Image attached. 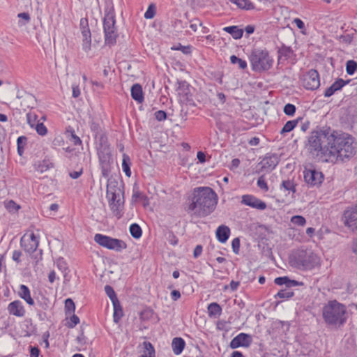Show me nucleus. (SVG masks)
<instances>
[{"label":"nucleus","instance_id":"63","mask_svg":"<svg viewBox=\"0 0 357 357\" xmlns=\"http://www.w3.org/2000/svg\"><path fill=\"white\" fill-rule=\"evenodd\" d=\"M22 255V252L19 250H15L13 253L12 259L19 263L20 262V257Z\"/></svg>","mask_w":357,"mask_h":357},{"label":"nucleus","instance_id":"37","mask_svg":"<svg viewBox=\"0 0 357 357\" xmlns=\"http://www.w3.org/2000/svg\"><path fill=\"white\" fill-rule=\"evenodd\" d=\"M230 61L232 64H238L240 69L244 70L247 68V62L235 55L230 56Z\"/></svg>","mask_w":357,"mask_h":357},{"label":"nucleus","instance_id":"13","mask_svg":"<svg viewBox=\"0 0 357 357\" xmlns=\"http://www.w3.org/2000/svg\"><path fill=\"white\" fill-rule=\"evenodd\" d=\"M39 241L33 233L29 236L24 235L20 239V245L24 250L29 254L33 253L38 246Z\"/></svg>","mask_w":357,"mask_h":357},{"label":"nucleus","instance_id":"12","mask_svg":"<svg viewBox=\"0 0 357 357\" xmlns=\"http://www.w3.org/2000/svg\"><path fill=\"white\" fill-rule=\"evenodd\" d=\"M303 86L309 90H315L320 86V79L318 72L316 70L311 69L303 77Z\"/></svg>","mask_w":357,"mask_h":357},{"label":"nucleus","instance_id":"43","mask_svg":"<svg viewBox=\"0 0 357 357\" xmlns=\"http://www.w3.org/2000/svg\"><path fill=\"white\" fill-rule=\"evenodd\" d=\"M105 291L106 294L111 299L112 303H114V301H119L114 289L111 286L106 285L105 287Z\"/></svg>","mask_w":357,"mask_h":357},{"label":"nucleus","instance_id":"54","mask_svg":"<svg viewBox=\"0 0 357 357\" xmlns=\"http://www.w3.org/2000/svg\"><path fill=\"white\" fill-rule=\"evenodd\" d=\"M274 282L278 285L285 284L286 287L287 288L288 277L284 276L276 278Z\"/></svg>","mask_w":357,"mask_h":357},{"label":"nucleus","instance_id":"61","mask_svg":"<svg viewBox=\"0 0 357 357\" xmlns=\"http://www.w3.org/2000/svg\"><path fill=\"white\" fill-rule=\"evenodd\" d=\"M340 40L344 43L350 44L353 40V37L349 34L344 35L340 36Z\"/></svg>","mask_w":357,"mask_h":357},{"label":"nucleus","instance_id":"14","mask_svg":"<svg viewBox=\"0 0 357 357\" xmlns=\"http://www.w3.org/2000/svg\"><path fill=\"white\" fill-rule=\"evenodd\" d=\"M79 25L83 37L82 47L85 52H88L91 50V34L89 27L87 18H82L80 20Z\"/></svg>","mask_w":357,"mask_h":357},{"label":"nucleus","instance_id":"48","mask_svg":"<svg viewBox=\"0 0 357 357\" xmlns=\"http://www.w3.org/2000/svg\"><path fill=\"white\" fill-rule=\"evenodd\" d=\"M155 14V8L153 4H151L146 13H144V17L146 19H152Z\"/></svg>","mask_w":357,"mask_h":357},{"label":"nucleus","instance_id":"19","mask_svg":"<svg viewBox=\"0 0 357 357\" xmlns=\"http://www.w3.org/2000/svg\"><path fill=\"white\" fill-rule=\"evenodd\" d=\"M121 194H122V191L118 182L115 179L108 178L107 185V197L109 199L113 198L114 200L117 197H120Z\"/></svg>","mask_w":357,"mask_h":357},{"label":"nucleus","instance_id":"5","mask_svg":"<svg viewBox=\"0 0 357 357\" xmlns=\"http://www.w3.org/2000/svg\"><path fill=\"white\" fill-rule=\"evenodd\" d=\"M98 155L101 167L102 175L105 178H108L111 172L113 158L107 137L103 135L101 136L99 139Z\"/></svg>","mask_w":357,"mask_h":357},{"label":"nucleus","instance_id":"59","mask_svg":"<svg viewBox=\"0 0 357 357\" xmlns=\"http://www.w3.org/2000/svg\"><path fill=\"white\" fill-rule=\"evenodd\" d=\"M70 321L72 323L69 324L68 327L73 328L79 322V319L77 315L73 314L70 317Z\"/></svg>","mask_w":357,"mask_h":357},{"label":"nucleus","instance_id":"60","mask_svg":"<svg viewBox=\"0 0 357 357\" xmlns=\"http://www.w3.org/2000/svg\"><path fill=\"white\" fill-rule=\"evenodd\" d=\"M298 285L303 286L304 284L301 282H298V281L294 280H290L288 278L287 288H291V287H296V286H298Z\"/></svg>","mask_w":357,"mask_h":357},{"label":"nucleus","instance_id":"50","mask_svg":"<svg viewBox=\"0 0 357 357\" xmlns=\"http://www.w3.org/2000/svg\"><path fill=\"white\" fill-rule=\"evenodd\" d=\"M172 49L174 50H181L185 54H189L191 52V47L190 45L183 46L179 44L176 47H172Z\"/></svg>","mask_w":357,"mask_h":357},{"label":"nucleus","instance_id":"8","mask_svg":"<svg viewBox=\"0 0 357 357\" xmlns=\"http://www.w3.org/2000/svg\"><path fill=\"white\" fill-rule=\"evenodd\" d=\"M103 28L105 44L109 45L115 44L118 34L115 26V17L112 13H107L105 15Z\"/></svg>","mask_w":357,"mask_h":357},{"label":"nucleus","instance_id":"40","mask_svg":"<svg viewBox=\"0 0 357 357\" xmlns=\"http://www.w3.org/2000/svg\"><path fill=\"white\" fill-rule=\"evenodd\" d=\"M292 53V50L291 47H286L284 45H282L279 50H278V54H279V59L282 56H284L285 59H287L290 56V54Z\"/></svg>","mask_w":357,"mask_h":357},{"label":"nucleus","instance_id":"55","mask_svg":"<svg viewBox=\"0 0 357 357\" xmlns=\"http://www.w3.org/2000/svg\"><path fill=\"white\" fill-rule=\"evenodd\" d=\"M190 24V29L195 32L197 30L198 26H202V22L198 19H194L191 20Z\"/></svg>","mask_w":357,"mask_h":357},{"label":"nucleus","instance_id":"30","mask_svg":"<svg viewBox=\"0 0 357 357\" xmlns=\"http://www.w3.org/2000/svg\"><path fill=\"white\" fill-rule=\"evenodd\" d=\"M130 165L131 162L130 157L127 154L124 153L123 155L122 168L126 175L128 177L131 175Z\"/></svg>","mask_w":357,"mask_h":357},{"label":"nucleus","instance_id":"29","mask_svg":"<svg viewBox=\"0 0 357 357\" xmlns=\"http://www.w3.org/2000/svg\"><path fill=\"white\" fill-rule=\"evenodd\" d=\"M114 307V321L118 323L123 315V310L119 301L112 303Z\"/></svg>","mask_w":357,"mask_h":357},{"label":"nucleus","instance_id":"20","mask_svg":"<svg viewBox=\"0 0 357 357\" xmlns=\"http://www.w3.org/2000/svg\"><path fill=\"white\" fill-rule=\"evenodd\" d=\"M8 311L10 314L22 317L25 315L26 311L22 303L19 300L14 301L10 303L8 305Z\"/></svg>","mask_w":357,"mask_h":357},{"label":"nucleus","instance_id":"42","mask_svg":"<svg viewBox=\"0 0 357 357\" xmlns=\"http://www.w3.org/2000/svg\"><path fill=\"white\" fill-rule=\"evenodd\" d=\"M357 68V63L354 60H349L346 63V71L349 75H353Z\"/></svg>","mask_w":357,"mask_h":357},{"label":"nucleus","instance_id":"41","mask_svg":"<svg viewBox=\"0 0 357 357\" xmlns=\"http://www.w3.org/2000/svg\"><path fill=\"white\" fill-rule=\"evenodd\" d=\"M294 296V292L289 289V288H287L280 290L278 291L275 296L279 297L280 298H289Z\"/></svg>","mask_w":357,"mask_h":357},{"label":"nucleus","instance_id":"3","mask_svg":"<svg viewBox=\"0 0 357 357\" xmlns=\"http://www.w3.org/2000/svg\"><path fill=\"white\" fill-rule=\"evenodd\" d=\"M331 128L324 126L311 132L305 148L313 156H328Z\"/></svg>","mask_w":357,"mask_h":357},{"label":"nucleus","instance_id":"31","mask_svg":"<svg viewBox=\"0 0 357 357\" xmlns=\"http://www.w3.org/2000/svg\"><path fill=\"white\" fill-rule=\"evenodd\" d=\"M143 344L144 347V354L140 357H155V349L153 344L149 342H144Z\"/></svg>","mask_w":357,"mask_h":357},{"label":"nucleus","instance_id":"44","mask_svg":"<svg viewBox=\"0 0 357 357\" xmlns=\"http://www.w3.org/2000/svg\"><path fill=\"white\" fill-rule=\"evenodd\" d=\"M34 128L39 135L45 136L47 133V129L42 122H38Z\"/></svg>","mask_w":357,"mask_h":357},{"label":"nucleus","instance_id":"27","mask_svg":"<svg viewBox=\"0 0 357 357\" xmlns=\"http://www.w3.org/2000/svg\"><path fill=\"white\" fill-rule=\"evenodd\" d=\"M208 314L210 317L218 318L221 315L222 307L217 303H211L207 307Z\"/></svg>","mask_w":357,"mask_h":357},{"label":"nucleus","instance_id":"32","mask_svg":"<svg viewBox=\"0 0 357 357\" xmlns=\"http://www.w3.org/2000/svg\"><path fill=\"white\" fill-rule=\"evenodd\" d=\"M298 121L299 119L296 120L288 121L280 130V134L284 135L285 133L293 130L294 128L297 126Z\"/></svg>","mask_w":357,"mask_h":357},{"label":"nucleus","instance_id":"64","mask_svg":"<svg viewBox=\"0 0 357 357\" xmlns=\"http://www.w3.org/2000/svg\"><path fill=\"white\" fill-rule=\"evenodd\" d=\"M294 22L296 24V25L299 29H303L305 28V24L301 19L295 18L294 20Z\"/></svg>","mask_w":357,"mask_h":357},{"label":"nucleus","instance_id":"9","mask_svg":"<svg viewBox=\"0 0 357 357\" xmlns=\"http://www.w3.org/2000/svg\"><path fill=\"white\" fill-rule=\"evenodd\" d=\"M94 241L100 246L116 252H121L127 248V244L123 241L100 234L95 235Z\"/></svg>","mask_w":357,"mask_h":357},{"label":"nucleus","instance_id":"49","mask_svg":"<svg viewBox=\"0 0 357 357\" xmlns=\"http://www.w3.org/2000/svg\"><path fill=\"white\" fill-rule=\"evenodd\" d=\"M6 207L10 212L17 211L20 208V205L17 204L13 200L8 202L6 203Z\"/></svg>","mask_w":357,"mask_h":357},{"label":"nucleus","instance_id":"28","mask_svg":"<svg viewBox=\"0 0 357 357\" xmlns=\"http://www.w3.org/2000/svg\"><path fill=\"white\" fill-rule=\"evenodd\" d=\"M223 30L231 34L234 39H240L242 38L243 34V30L238 28L237 26H230L223 28Z\"/></svg>","mask_w":357,"mask_h":357},{"label":"nucleus","instance_id":"47","mask_svg":"<svg viewBox=\"0 0 357 357\" xmlns=\"http://www.w3.org/2000/svg\"><path fill=\"white\" fill-rule=\"evenodd\" d=\"M257 185L261 190H264L265 192L268 190V187L267 183L265 180L264 175H261L259 177L257 180Z\"/></svg>","mask_w":357,"mask_h":357},{"label":"nucleus","instance_id":"25","mask_svg":"<svg viewBox=\"0 0 357 357\" xmlns=\"http://www.w3.org/2000/svg\"><path fill=\"white\" fill-rule=\"evenodd\" d=\"M131 96L139 103H142L144 101L142 87L140 84H135L131 87Z\"/></svg>","mask_w":357,"mask_h":357},{"label":"nucleus","instance_id":"1","mask_svg":"<svg viewBox=\"0 0 357 357\" xmlns=\"http://www.w3.org/2000/svg\"><path fill=\"white\" fill-rule=\"evenodd\" d=\"M329 158L344 162L356 153L354 139L348 133L335 130L331 128L330 135Z\"/></svg>","mask_w":357,"mask_h":357},{"label":"nucleus","instance_id":"26","mask_svg":"<svg viewBox=\"0 0 357 357\" xmlns=\"http://www.w3.org/2000/svg\"><path fill=\"white\" fill-rule=\"evenodd\" d=\"M185 346L184 340L181 337H174L172 340V348L173 352L176 355L181 354Z\"/></svg>","mask_w":357,"mask_h":357},{"label":"nucleus","instance_id":"53","mask_svg":"<svg viewBox=\"0 0 357 357\" xmlns=\"http://www.w3.org/2000/svg\"><path fill=\"white\" fill-rule=\"evenodd\" d=\"M231 247L233 249V252L235 254H238L240 248V241L238 238H235L234 239H233L231 242Z\"/></svg>","mask_w":357,"mask_h":357},{"label":"nucleus","instance_id":"16","mask_svg":"<svg viewBox=\"0 0 357 357\" xmlns=\"http://www.w3.org/2000/svg\"><path fill=\"white\" fill-rule=\"evenodd\" d=\"M342 218L345 226L352 231L357 230V206L344 211Z\"/></svg>","mask_w":357,"mask_h":357},{"label":"nucleus","instance_id":"39","mask_svg":"<svg viewBox=\"0 0 357 357\" xmlns=\"http://www.w3.org/2000/svg\"><path fill=\"white\" fill-rule=\"evenodd\" d=\"M26 120L28 124L31 127L34 128L38 122L40 120H38V116L33 112H29L26 114Z\"/></svg>","mask_w":357,"mask_h":357},{"label":"nucleus","instance_id":"34","mask_svg":"<svg viewBox=\"0 0 357 357\" xmlns=\"http://www.w3.org/2000/svg\"><path fill=\"white\" fill-rule=\"evenodd\" d=\"M231 2L242 9L250 10L254 8L253 4L249 0H234Z\"/></svg>","mask_w":357,"mask_h":357},{"label":"nucleus","instance_id":"10","mask_svg":"<svg viewBox=\"0 0 357 357\" xmlns=\"http://www.w3.org/2000/svg\"><path fill=\"white\" fill-rule=\"evenodd\" d=\"M94 241L100 246L116 252H121L127 248V244L123 241L100 234L95 235Z\"/></svg>","mask_w":357,"mask_h":357},{"label":"nucleus","instance_id":"23","mask_svg":"<svg viewBox=\"0 0 357 357\" xmlns=\"http://www.w3.org/2000/svg\"><path fill=\"white\" fill-rule=\"evenodd\" d=\"M230 229L225 225H220L216 230V236L220 243H225L229 237Z\"/></svg>","mask_w":357,"mask_h":357},{"label":"nucleus","instance_id":"56","mask_svg":"<svg viewBox=\"0 0 357 357\" xmlns=\"http://www.w3.org/2000/svg\"><path fill=\"white\" fill-rule=\"evenodd\" d=\"M40 349L38 347L30 346V357H38Z\"/></svg>","mask_w":357,"mask_h":357},{"label":"nucleus","instance_id":"24","mask_svg":"<svg viewBox=\"0 0 357 357\" xmlns=\"http://www.w3.org/2000/svg\"><path fill=\"white\" fill-rule=\"evenodd\" d=\"M19 296L24 300L29 305H33L35 302L31 296L30 290L27 286L21 284L20 287Z\"/></svg>","mask_w":357,"mask_h":357},{"label":"nucleus","instance_id":"38","mask_svg":"<svg viewBox=\"0 0 357 357\" xmlns=\"http://www.w3.org/2000/svg\"><path fill=\"white\" fill-rule=\"evenodd\" d=\"M65 310L66 314L71 315L75 310V303L71 298H67L65 301Z\"/></svg>","mask_w":357,"mask_h":357},{"label":"nucleus","instance_id":"51","mask_svg":"<svg viewBox=\"0 0 357 357\" xmlns=\"http://www.w3.org/2000/svg\"><path fill=\"white\" fill-rule=\"evenodd\" d=\"M187 24H188L187 22H183L181 20H176L174 22V26L175 29L181 31L183 29L187 28Z\"/></svg>","mask_w":357,"mask_h":357},{"label":"nucleus","instance_id":"21","mask_svg":"<svg viewBox=\"0 0 357 357\" xmlns=\"http://www.w3.org/2000/svg\"><path fill=\"white\" fill-rule=\"evenodd\" d=\"M350 80L344 81L341 78H338L330 87L327 88L324 91L325 97H331L336 91L340 90L344 86L348 84Z\"/></svg>","mask_w":357,"mask_h":357},{"label":"nucleus","instance_id":"15","mask_svg":"<svg viewBox=\"0 0 357 357\" xmlns=\"http://www.w3.org/2000/svg\"><path fill=\"white\" fill-rule=\"evenodd\" d=\"M304 180L311 186L319 185L322 183L323 174L315 169H305L304 171Z\"/></svg>","mask_w":357,"mask_h":357},{"label":"nucleus","instance_id":"4","mask_svg":"<svg viewBox=\"0 0 357 357\" xmlns=\"http://www.w3.org/2000/svg\"><path fill=\"white\" fill-rule=\"evenodd\" d=\"M322 316L328 325L340 327L347 322L348 312L344 305L333 300L324 306Z\"/></svg>","mask_w":357,"mask_h":357},{"label":"nucleus","instance_id":"57","mask_svg":"<svg viewBox=\"0 0 357 357\" xmlns=\"http://www.w3.org/2000/svg\"><path fill=\"white\" fill-rule=\"evenodd\" d=\"M138 199H146V197L140 191L134 190L132 195V199L137 200Z\"/></svg>","mask_w":357,"mask_h":357},{"label":"nucleus","instance_id":"22","mask_svg":"<svg viewBox=\"0 0 357 357\" xmlns=\"http://www.w3.org/2000/svg\"><path fill=\"white\" fill-rule=\"evenodd\" d=\"M109 203L114 215H115L118 218H120L122 216L121 211L123 204V202L121 201V197H119L114 200L113 199V198H109Z\"/></svg>","mask_w":357,"mask_h":357},{"label":"nucleus","instance_id":"45","mask_svg":"<svg viewBox=\"0 0 357 357\" xmlns=\"http://www.w3.org/2000/svg\"><path fill=\"white\" fill-rule=\"evenodd\" d=\"M296 107L295 105L288 103L284 105L283 111L284 113L287 116H293L296 112Z\"/></svg>","mask_w":357,"mask_h":357},{"label":"nucleus","instance_id":"6","mask_svg":"<svg viewBox=\"0 0 357 357\" xmlns=\"http://www.w3.org/2000/svg\"><path fill=\"white\" fill-rule=\"evenodd\" d=\"M252 69L255 72L267 71L271 68L273 59L266 50L255 49L249 56Z\"/></svg>","mask_w":357,"mask_h":357},{"label":"nucleus","instance_id":"46","mask_svg":"<svg viewBox=\"0 0 357 357\" xmlns=\"http://www.w3.org/2000/svg\"><path fill=\"white\" fill-rule=\"evenodd\" d=\"M291 222L294 225L303 226L305 224L306 220L305 218L301 215H294L291 218Z\"/></svg>","mask_w":357,"mask_h":357},{"label":"nucleus","instance_id":"52","mask_svg":"<svg viewBox=\"0 0 357 357\" xmlns=\"http://www.w3.org/2000/svg\"><path fill=\"white\" fill-rule=\"evenodd\" d=\"M154 116L159 121H165L167 119V113L163 110H158L155 112Z\"/></svg>","mask_w":357,"mask_h":357},{"label":"nucleus","instance_id":"58","mask_svg":"<svg viewBox=\"0 0 357 357\" xmlns=\"http://www.w3.org/2000/svg\"><path fill=\"white\" fill-rule=\"evenodd\" d=\"M83 173V169L80 168L78 171L70 172L69 176L73 179L78 178Z\"/></svg>","mask_w":357,"mask_h":357},{"label":"nucleus","instance_id":"62","mask_svg":"<svg viewBox=\"0 0 357 357\" xmlns=\"http://www.w3.org/2000/svg\"><path fill=\"white\" fill-rule=\"evenodd\" d=\"M202 252V246L200 245H197L193 252V256L195 258H197L201 255Z\"/></svg>","mask_w":357,"mask_h":357},{"label":"nucleus","instance_id":"11","mask_svg":"<svg viewBox=\"0 0 357 357\" xmlns=\"http://www.w3.org/2000/svg\"><path fill=\"white\" fill-rule=\"evenodd\" d=\"M280 160V156L277 153H267L259 163V165H261V169L258 172H271L276 167Z\"/></svg>","mask_w":357,"mask_h":357},{"label":"nucleus","instance_id":"17","mask_svg":"<svg viewBox=\"0 0 357 357\" xmlns=\"http://www.w3.org/2000/svg\"><path fill=\"white\" fill-rule=\"evenodd\" d=\"M252 342V337L250 335L241 333L231 340L229 347L231 349H236L240 347H248Z\"/></svg>","mask_w":357,"mask_h":357},{"label":"nucleus","instance_id":"7","mask_svg":"<svg viewBox=\"0 0 357 357\" xmlns=\"http://www.w3.org/2000/svg\"><path fill=\"white\" fill-rule=\"evenodd\" d=\"M291 261L298 268L310 269L319 264V257L311 250H299L292 255Z\"/></svg>","mask_w":357,"mask_h":357},{"label":"nucleus","instance_id":"18","mask_svg":"<svg viewBox=\"0 0 357 357\" xmlns=\"http://www.w3.org/2000/svg\"><path fill=\"white\" fill-rule=\"evenodd\" d=\"M241 203L259 210H264L266 208V204L264 202L250 195H243Z\"/></svg>","mask_w":357,"mask_h":357},{"label":"nucleus","instance_id":"36","mask_svg":"<svg viewBox=\"0 0 357 357\" xmlns=\"http://www.w3.org/2000/svg\"><path fill=\"white\" fill-rule=\"evenodd\" d=\"M281 188H284V190L291 192L293 193L296 192V185L291 180H285L283 181L281 183Z\"/></svg>","mask_w":357,"mask_h":357},{"label":"nucleus","instance_id":"35","mask_svg":"<svg viewBox=\"0 0 357 357\" xmlns=\"http://www.w3.org/2000/svg\"><path fill=\"white\" fill-rule=\"evenodd\" d=\"M27 138L25 136H20L17 138V152L18 154L22 156L24 153V146L26 144Z\"/></svg>","mask_w":357,"mask_h":357},{"label":"nucleus","instance_id":"33","mask_svg":"<svg viewBox=\"0 0 357 357\" xmlns=\"http://www.w3.org/2000/svg\"><path fill=\"white\" fill-rule=\"evenodd\" d=\"M130 233L133 238L137 239L142 236V231L138 224L133 223L130 226Z\"/></svg>","mask_w":357,"mask_h":357},{"label":"nucleus","instance_id":"2","mask_svg":"<svg viewBox=\"0 0 357 357\" xmlns=\"http://www.w3.org/2000/svg\"><path fill=\"white\" fill-rule=\"evenodd\" d=\"M218 203V195L209 187H199L194 190L192 202L188 210L199 217H205L211 213Z\"/></svg>","mask_w":357,"mask_h":357}]
</instances>
